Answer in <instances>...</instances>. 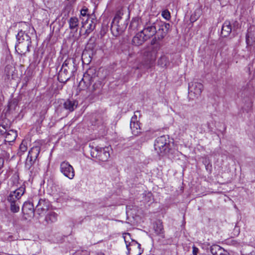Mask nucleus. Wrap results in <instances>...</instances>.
I'll return each instance as SVG.
<instances>
[{
	"label": "nucleus",
	"instance_id": "obj_32",
	"mask_svg": "<svg viewBox=\"0 0 255 255\" xmlns=\"http://www.w3.org/2000/svg\"><path fill=\"white\" fill-rule=\"evenodd\" d=\"M154 229L155 233L158 235L162 234L163 233V225L160 221L155 223L154 226Z\"/></svg>",
	"mask_w": 255,
	"mask_h": 255
},
{
	"label": "nucleus",
	"instance_id": "obj_39",
	"mask_svg": "<svg viewBox=\"0 0 255 255\" xmlns=\"http://www.w3.org/2000/svg\"><path fill=\"white\" fill-rule=\"evenodd\" d=\"M6 132V130H4L3 128H2L0 127V134L1 135H5Z\"/></svg>",
	"mask_w": 255,
	"mask_h": 255
},
{
	"label": "nucleus",
	"instance_id": "obj_4",
	"mask_svg": "<svg viewBox=\"0 0 255 255\" xmlns=\"http://www.w3.org/2000/svg\"><path fill=\"white\" fill-rule=\"evenodd\" d=\"M94 71V69H89L84 74L82 79L79 83L78 89L79 90H89L92 82L95 78L96 74Z\"/></svg>",
	"mask_w": 255,
	"mask_h": 255
},
{
	"label": "nucleus",
	"instance_id": "obj_36",
	"mask_svg": "<svg viewBox=\"0 0 255 255\" xmlns=\"http://www.w3.org/2000/svg\"><path fill=\"white\" fill-rule=\"evenodd\" d=\"M218 255H230V254L227 251L223 249V250L219 253Z\"/></svg>",
	"mask_w": 255,
	"mask_h": 255
},
{
	"label": "nucleus",
	"instance_id": "obj_43",
	"mask_svg": "<svg viewBox=\"0 0 255 255\" xmlns=\"http://www.w3.org/2000/svg\"><path fill=\"white\" fill-rule=\"evenodd\" d=\"M206 162H206V161H205V163H204V164H205V165H206V169H208V168L209 167H212L211 164H208L207 165H206Z\"/></svg>",
	"mask_w": 255,
	"mask_h": 255
},
{
	"label": "nucleus",
	"instance_id": "obj_41",
	"mask_svg": "<svg viewBox=\"0 0 255 255\" xmlns=\"http://www.w3.org/2000/svg\"><path fill=\"white\" fill-rule=\"evenodd\" d=\"M7 239L10 242L15 240V239L12 235H8Z\"/></svg>",
	"mask_w": 255,
	"mask_h": 255
},
{
	"label": "nucleus",
	"instance_id": "obj_15",
	"mask_svg": "<svg viewBox=\"0 0 255 255\" xmlns=\"http://www.w3.org/2000/svg\"><path fill=\"white\" fill-rule=\"evenodd\" d=\"M139 125V123L137 120V116L134 115L131 118L130 123V128L133 135L138 136L141 133V129Z\"/></svg>",
	"mask_w": 255,
	"mask_h": 255
},
{
	"label": "nucleus",
	"instance_id": "obj_24",
	"mask_svg": "<svg viewBox=\"0 0 255 255\" xmlns=\"http://www.w3.org/2000/svg\"><path fill=\"white\" fill-rule=\"evenodd\" d=\"M102 87L101 82L99 81H97L92 86L89 87L88 91L91 93L99 94L101 91Z\"/></svg>",
	"mask_w": 255,
	"mask_h": 255
},
{
	"label": "nucleus",
	"instance_id": "obj_14",
	"mask_svg": "<svg viewBox=\"0 0 255 255\" xmlns=\"http://www.w3.org/2000/svg\"><path fill=\"white\" fill-rule=\"evenodd\" d=\"M25 191V186H21L14 191L10 192L9 195L7 197L8 202H10V199H11V201H13V202H20V199L24 193Z\"/></svg>",
	"mask_w": 255,
	"mask_h": 255
},
{
	"label": "nucleus",
	"instance_id": "obj_6",
	"mask_svg": "<svg viewBox=\"0 0 255 255\" xmlns=\"http://www.w3.org/2000/svg\"><path fill=\"white\" fill-rule=\"evenodd\" d=\"M127 236L130 237V234L127 233L124 236L126 247L128 251V255H140L143 252V250L141 249L140 244L134 240H131L130 242H128L127 241Z\"/></svg>",
	"mask_w": 255,
	"mask_h": 255
},
{
	"label": "nucleus",
	"instance_id": "obj_11",
	"mask_svg": "<svg viewBox=\"0 0 255 255\" xmlns=\"http://www.w3.org/2000/svg\"><path fill=\"white\" fill-rule=\"evenodd\" d=\"M35 204V212L39 216L43 215L48 210L50 206V203L48 200L39 198V197L38 200Z\"/></svg>",
	"mask_w": 255,
	"mask_h": 255
},
{
	"label": "nucleus",
	"instance_id": "obj_23",
	"mask_svg": "<svg viewBox=\"0 0 255 255\" xmlns=\"http://www.w3.org/2000/svg\"><path fill=\"white\" fill-rule=\"evenodd\" d=\"M232 31V27L229 21H225L221 31V35L223 37H227L230 35Z\"/></svg>",
	"mask_w": 255,
	"mask_h": 255
},
{
	"label": "nucleus",
	"instance_id": "obj_34",
	"mask_svg": "<svg viewBox=\"0 0 255 255\" xmlns=\"http://www.w3.org/2000/svg\"><path fill=\"white\" fill-rule=\"evenodd\" d=\"M27 150V146L26 145L23 143V142H22L20 146H19V151L18 152V154L21 156L25 151H26Z\"/></svg>",
	"mask_w": 255,
	"mask_h": 255
},
{
	"label": "nucleus",
	"instance_id": "obj_20",
	"mask_svg": "<svg viewBox=\"0 0 255 255\" xmlns=\"http://www.w3.org/2000/svg\"><path fill=\"white\" fill-rule=\"evenodd\" d=\"M88 8L86 6H83L80 10V15L82 16L81 17V19H82V27L85 26L86 22H88L89 19H90V17L91 16L90 14L88 13Z\"/></svg>",
	"mask_w": 255,
	"mask_h": 255
},
{
	"label": "nucleus",
	"instance_id": "obj_27",
	"mask_svg": "<svg viewBox=\"0 0 255 255\" xmlns=\"http://www.w3.org/2000/svg\"><path fill=\"white\" fill-rule=\"evenodd\" d=\"M68 23L69 28L71 30H76V31H77L79 23V19L77 17L75 16L71 17L68 20Z\"/></svg>",
	"mask_w": 255,
	"mask_h": 255
},
{
	"label": "nucleus",
	"instance_id": "obj_9",
	"mask_svg": "<svg viewBox=\"0 0 255 255\" xmlns=\"http://www.w3.org/2000/svg\"><path fill=\"white\" fill-rule=\"evenodd\" d=\"M60 171L64 176L69 179H73L75 176L74 168L67 161H63L60 163Z\"/></svg>",
	"mask_w": 255,
	"mask_h": 255
},
{
	"label": "nucleus",
	"instance_id": "obj_33",
	"mask_svg": "<svg viewBox=\"0 0 255 255\" xmlns=\"http://www.w3.org/2000/svg\"><path fill=\"white\" fill-rule=\"evenodd\" d=\"M168 64V58L165 55L161 56L158 60V64L162 67L167 66Z\"/></svg>",
	"mask_w": 255,
	"mask_h": 255
},
{
	"label": "nucleus",
	"instance_id": "obj_8",
	"mask_svg": "<svg viewBox=\"0 0 255 255\" xmlns=\"http://www.w3.org/2000/svg\"><path fill=\"white\" fill-rule=\"evenodd\" d=\"M157 21V20L154 22L149 21L144 24V28L141 32L147 39L150 38L156 33Z\"/></svg>",
	"mask_w": 255,
	"mask_h": 255
},
{
	"label": "nucleus",
	"instance_id": "obj_21",
	"mask_svg": "<svg viewBox=\"0 0 255 255\" xmlns=\"http://www.w3.org/2000/svg\"><path fill=\"white\" fill-rule=\"evenodd\" d=\"M78 102L74 100H67L63 104L65 109L73 112L77 107Z\"/></svg>",
	"mask_w": 255,
	"mask_h": 255
},
{
	"label": "nucleus",
	"instance_id": "obj_3",
	"mask_svg": "<svg viewBox=\"0 0 255 255\" xmlns=\"http://www.w3.org/2000/svg\"><path fill=\"white\" fill-rule=\"evenodd\" d=\"M162 39H159L158 36L156 35L151 41V45H156L152 47V51L149 50H146L143 52V55L146 57L148 61V63L144 66V68L148 69L150 67V65L154 62L156 59L157 51L160 47V45L158 43L159 41Z\"/></svg>",
	"mask_w": 255,
	"mask_h": 255
},
{
	"label": "nucleus",
	"instance_id": "obj_42",
	"mask_svg": "<svg viewBox=\"0 0 255 255\" xmlns=\"http://www.w3.org/2000/svg\"><path fill=\"white\" fill-rule=\"evenodd\" d=\"M4 163L3 158L0 157V169L3 167Z\"/></svg>",
	"mask_w": 255,
	"mask_h": 255
},
{
	"label": "nucleus",
	"instance_id": "obj_31",
	"mask_svg": "<svg viewBox=\"0 0 255 255\" xmlns=\"http://www.w3.org/2000/svg\"><path fill=\"white\" fill-rule=\"evenodd\" d=\"M202 14V10L200 8H196L194 13L191 15L190 20L194 22L197 20Z\"/></svg>",
	"mask_w": 255,
	"mask_h": 255
},
{
	"label": "nucleus",
	"instance_id": "obj_40",
	"mask_svg": "<svg viewBox=\"0 0 255 255\" xmlns=\"http://www.w3.org/2000/svg\"><path fill=\"white\" fill-rule=\"evenodd\" d=\"M246 43L248 45L250 44V40L248 33L246 34Z\"/></svg>",
	"mask_w": 255,
	"mask_h": 255
},
{
	"label": "nucleus",
	"instance_id": "obj_2",
	"mask_svg": "<svg viewBox=\"0 0 255 255\" xmlns=\"http://www.w3.org/2000/svg\"><path fill=\"white\" fill-rule=\"evenodd\" d=\"M124 11L120 10L116 13L111 24V30L113 35L115 36H118L121 34L126 29L128 22L127 18L124 20L123 23V15Z\"/></svg>",
	"mask_w": 255,
	"mask_h": 255
},
{
	"label": "nucleus",
	"instance_id": "obj_10",
	"mask_svg": "<svg viewBox=\"0 0 255 255\" xmlns=\"http://www.w3.org/2000/svg\"><path fill=\"white\" fill-rule=\"evenodd\" d=\"M38 200V196L33 197L32 202H25L22 206V211L24 214L27 215L28 217H32L34 215V205L37 203Z\"/></svg>",
	"mask_w": 255,
	"mask_h": 255
},
{
	"label": "nucleus",
	"instance_id": "obj_25",
	"mask_svg": "<svg viewBox=\"0 0 255 255\" xmlns=\"http://www.w3.org/2000/svg\"><path fill=\"white\" fill-rule=\"evenodd\" d=\"M253 106V101L250 98H247L244 99V105L243 107L244 111L249 113L252 110Z\"/></svg>",
	"mask_w": 255,
	"mask_h": 255
},
{
	"label": "nucleus",
	"instance_id": "obj_38",
	"mask_svg": "<svg viewBox=\"0 0 255 255\" xmlns=\"http://www.w3.org/2000/svg\"><path fill=\"white\" fill-rule=\"evenodd\" d=\"M0 127L1 128H3L4 130H6V131H7L8 130V126H7V125H2V124H1L0 125Z\"/></svg>",
	"mask_w": 255,
	"mask_h": 255
},
{
	"label": "nucleus",
	"instance_id": "obj_28",
	"mask_svg": "<svg viewBox=\"0 0 255 255\" xmlns=\"http://www.w3.org/2000/svg\"><path fill=\"white\" fill-rule=\"evenodd\" d=\"M17 136V132L15 130H9L6 131L5 137L8 142H12L15 140Z\"/></svg>",
	"mask_w": 255,
	"mask_h": 255
},
{
	"label": "nucleus",
	"instance_id": "obj_18",
	"mask_svg": "<svg viewBox=\"0 0 255 255\" xmlns=\"http://www.w3.org/2000/svg\"><path fill=\"white\" fill-rule=\"evenodd\" d=\"M91 19H89L88 22H86L85 26L83 27L86 28V30L84 35L87 36L92 31H93L96 27V20L94 18L91 17Z\"/></svg>",
	"mask_w": 255,
	"mask_h": 255
},
{
	"label": "nucleus",
	"instance_id": "obj_7",
	"mask_svg": "<svg viewBox=\"0 0 255 255\" xmlns=\"http://www.w3.org/2000/svg\"><path fill=\"white\" fill-rule=\"evenodd\" d=\"M154 149L159 155L164 154L168 148V144L166 136L157 137L154 142Z\"/></svg>",
	"mask_w": 255,
	"mask_h": 255
},
{
	"label": "nucleus",
	"instance_id": "obj_16",
	"mask_svg": "<svg viewBox=\"0 0 255 255\" xmlns=\"http://www.w3.org/2000/svg\"><path fill=\"white\" fill-rule=\"evenodd\" d=\"M31 46V41H26L25 43H16L15 48L16 51L20 55L25 56L27 52L30 51L29 47Z\"/></svg>",
	"mask_w": 255,
	"mask_h": 255
},
{
	"label": "nucleus",
	"instance_id": "obj_22",
	"mask_svg": "<svg viewBox=\"0 0 255 255\" xmlns=\"http://www.w3.org/2000/svg\"><path fill=\"white\" fill-rule=\"evenodd\" d=\"M17 43H25L27 40L31 41L30 37L24 31L20 30L16 35Z\"/></svg>",
	"mask_w": 255,
	"mask_h": 255
},
{
	"label": "nucleus",
	"instance_id": "obj_26",
	"mask_svg": "<svg viewBox=\"0 0 255 255\" xmlns=\"http://www.w3.org/2000/svg\"><path fill=\"white\" fill-rule=\"evenodd\" d=\"M58 215L54 212H49L46 216L45 220L48 224L55 222L57 220Z\"/></svg>",
	"mask_w": 255,
	"mask_h": 255
},
{
	"label": "nucleus",
	"instance_id": "obj_30",
	"mask_svg": "<svg viewBox=\"0 0 255 255\" xmlns=\"http://www.w3.org/2000/svg\"><path fill=\"white\" fill-rule=\"evenodd\" d=\"M223 248L218 245H213L210 247V250L212 255H218Z\"/></svg>",
	"mask_w": 255,
	"mask_h": 255
},
{
	"label": "nucleus",
	"instance_id": "obj_5",
	"mask_svg": "<svg viewBox=\"0 0 255 255\" xmlns=\"http://www.w3.org/2000/svg\"><path fill=\"white\" fill-rule=\"evenodd\" d=\"M91 155L93 158H95L99 161H107L110 156L109 148L108 147L104 148L97 147L92 150Z\"/></svg>",
	"mask_w": 255,
	"mask_h": 255
},
{
	"label": "nucleus",
	"instance_id": "obj_12",
	"mask_svg": "<svg viewBox=\"0 0 255 255\" xmlns=\"http://www.w3.org/2000/svg\"><path fill=\"white\" fill-rule=\"evenodd\" d=\"M156 35L159 39H163L168 32L170 24L161 21H157Z\"/></svg>",
	"mask_w": 255,
	"mask_h": 255
},
{
	"label": "nucleus",
	"instance_id": "obj_44",
	"mask_svg": "<svg viewBox=\"0 0 255 255\" xmlns=\"http://www.w3.org/2000/svg\"><path fill=\"white\" fill-rule=\"evenodd\" d=\"M98 255H104V254L102 253H100L98 254Z\"/></svg>",
	"mask_w": 255,
	"mask_h": 255
},
{
	"label": "nucleus",
	"instance_id": "obj_45",
	"mask_svg": "<svg viewBox=\"0 0 255 255\" xmlns=\"http://www.w3.org/2000/svg\"><path fill=\"white\" fill-rule=\"evenodd\" d=\"M15 178H18V175H15Z\"/></svg>",
	"mask_w": 255,
	"mask_h": 255
},
{
	"label": "nucleus",
	"instance_id": "obj_17",
	"mask_svg": "<svg viewBox=\"0 0 255 255\" xmlns=\"http://www.w3.org/2000/svg\"><path fill=\"white\" fill-rule=\"evenodd\" d=\"M188 89L190 93H193L195 96L198 97L203 90V85L199 82H191L189 84Z\"/></svg>",
	"mask_w": 255,
	"mask_h": 255
},
{
	"label": "nucleus",
	"instance_id": "obj_37",
	"mask_svg": "<svg viewBox=\"0 0 255 255\" xmlns=\"http://www.w3.org/2000/svg\"><path fill=\"white\" fill-rule=\"evenodd\" d=\"M198 249L196 247H195V246H193V254L194 255H197V253L198 252Z\"/></svg>",
	"mask_w": 255,
	"mask_h": 255
},
{
	"label": "nucleus",
	"instance_id": "obj_35",
	"mask_svg": "<svg viewBox=\"0 0 255 255\" xmlns=\"http://www.w3.org/2000/svg\"><path fill=\"white\" fill-rule=\"evenodd\" d=\"M161 15L164 18L167 20L170 19V13L167 9H165L162 11Z\"/></svg>",
	"mask_w": 255,
	"mask_h": 255
},
{
	"label": "nucleus",
	"instance_id": "obj_29",
	"mask_svg": "<svg viewBox=\"0 0 255 255\" xmlns=\"http://www.w3.org/2000/svg\"><path fill=\"white\" fill-rule=\"evenodd\" d=\"M10 202H9L10 204V210L12 213H17L19 211L20 209V202H13V201H11V199H10Z\"/></svg>",
	"mask_w": 255,
	"mask_h": 255
},
{
	"label": "nucleus",
	"instance_id": "obj_13",
	"mask_svg": "<svg viewBox=\"0 0 255 255\" xmlns=\"http://www.w3.org/2000/svg\"><path fill=\"white\" fill-rule=\"evenodd\" d=\"M40 148L39 146H33L29 151L26 159V165L29 166V167L34 163L40 153Z\"/></svg>",
	"mask_w": 255,
	"mask_h": 255
},
{
	"label": "nucleus",
	"instance_id": "obj_1",
	"mask_svg": "<svg viewBox=\"0 0 255 255\" xmlns=\"http://www.w3.org/2000/svg\"><path fill=\"white\" fill-rule=\"evenodd\" d=\"M77 70L76 59L73 57L67 58L62 64L58 74V80L61 83H65L74 75Z\"/></svg>",
	"mask_w": 255,
	"mask_h": 255
},
{
	"label": "nucleus",
	"instance_id": "obj_19",
	"mask_svg": "<svg viewBox=\"0 0 255 255\" xmlns=\"http://www.w3.org/2000/svg\"><path fill=\"white\" fill-rule=\"evenodd\" d=\"M147 39L141 31L133 37L132 42L135 46H139L142 44Z\"/></svg>",
	"mask_w": 255,
	"mask_h": 255
}]
</instances>
